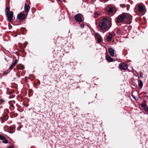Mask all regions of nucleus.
Instances as JSON below:
<instances>
[{"mask_svg":"<svg viewBox=\"0 0 148 148\" xmlns=\"http://www.w3.org/2000/svg\"><path fill=\"white\" fill-rule=\"evenodd\" d=\"M108 21V19L107 18H104L102 21L99 23V26L100 28L103 30H106L107 27L106 23Z\"/></svg>","mask_w":148,"mask_h":148,"instance_id":"1","label":"nucleus"},{"mask_svg":"<svg viewBox=\"0 0 148 148\" xmlns=\"http://www.w3.org/2000/svg\"><path fill=\"white\" fill-rule=\"evenodd\" d=\"M75 20L79 23L82 22L83 15L79 13L75 15L74 16Z\"/></svg>","mask_w":148,"mask_h":148,"instance_id":"2","label":"nucleus"},{"mask_svg":"<svg viewBox=\"0 0 148 148\" xmlns=\"http://www.w3.org/2000/svg\"><path fill=\"white\" fill-rule=\"evenodd\" d=\"M126 16L124 14H120L117 17V21L118 23L122 22L125 18Z\"/></svg>","mask_w":148,"mask_h":148,"instance_id":"3","label":"nucleus"},{"mask_svg":"<svg viewBox=\"0 0 148 148\" xmlns=\"http://www.w3.org/2000/svg\"><path fill=\"white\" fill-rule=\"evenodd\" d=\"M119 67L120 69L125 70L127 69L128 66L126 64L123 63L120 64Z\"/></svg>","mask_w":148,"mask_h":148,"instance_id":"4","label":"nucleus"},{"mask_svg":"<svg viewBox=\"0 0 148 148\" xmlns=\"http://www.w3.org/2000/svg\"><path fill=\"white\" fill-rule=\"evenodd\" d=\"M13 12L12 11H11L7 15H6L7 17V18L9 21H11L12 20Z\"/></svg>","mask_w":148,"mask_h":148,"instance_id":"5","label":"nucleus"},{"mask_svg":"<svg viewBox=\"0 0 148 148\" xmlns=\"http://www.w3.org/2000/svg\"><path fill=\"white\" fill-rule=\"evenodd\" d=\"M108 51L111 56L112 57L114 56V50L112 48H109L108 49Z\"/></svg>","mask_w":148,"mask_h":148,"instance_id":"6","label":"nucleus"},{"mask_svg":"<svg viewBox=\"0 0 148 148\" xmlns=\"http://www.w3.org/2000/svg\"><path fill=\"white\" fill-rule=\"evenodd\" d=\"M0 139L3 140V142L4 143H8V140L6 139L5 137L0 135Z\"/></svg>","mask_w":148,"mask_h":148,"instance_id":"7","label":"nucleus"},{"mask_svg":"<svg viewBox=\"0 0 148 148\" xmlns=\"http://www.w3.org/2000/svg\"><path fill=\"white\" fill-rule=\"evenodd\" d=\"M113 7L108 6L106 8V11L108 13H111L113 10Z\"/></svg>","mask_w":148,"mask_h":148,"instance_id":"8","label":"nucleus"},{"mask_svg":"<svg viewBox=\"0 0 148 148\" xmlns=\"http://www.w3.org/2000/svg\"><path fill=\"white\" fill-rule=\"evenodd\" d=\"M30 9V7L29 5L25 4L24 7V9L26 13H27Z\"/></svg>","mask_w":148,"mask_h":148,"instance_id":"9","label":"nucleus"},{"mask_svg":"<svg viewBox=\"0 0 148 148\" xmlns=\"http://www.w3.org/2000/svg\"><path fill=\"white\" fill-rule=\"evenodd\" d=\"M18 17L19 19L20 20L24 19L25 17V14L23 13L21 14L18 15Z\"/></svg>","mask_w":148,"mask_h":148,"instance_id":"10","label":"nucleus"},{"mask_svg":"<svg viewBox=\"0 0 148 148\" xmlns=\"http://www.w3.org/2000/svg\"><path fill=\"white\" fill-rule=\"evenodd\" d=\"M17 67L18 69L22 70L24 69V67L23 65L21 64H18L17 66Z\"/></svg>","mask_w":148,"mask_h":148,"instance_id":"11","label":"nucleus"},{"mask_svg":"<svg viewBox=\"0 0 148 148\" xmlns=\"http://www.w3.org/2000/svg\"><path fill=\"white\" fill-rule=\"evenodd\" d=\"M106 60L109 62H112L113 61V59L109 56H108L106 57Z\"/></svg>","mask_w":148,"mask_h":148,"instance_id":"12","label":"nucleus"},{"mask_svg":"<svg viewBox=\"0 0 148 148\" xmlns=\"http://www.w3.org/2000/svg\"><path fill=\"white\" fill-rule=\"evenodd\" d=\"M138 85L140 88H142L143 86V82L141 80H139L138 81Z\"/></svg>","mask_w":148,"mask_h":148,"instance_id":"13","label":"nucleus"},{"mask_svg":"<svg viewBox=\"0 0 148 148\" xmlns=\"http://www.w3.org/2000/svg\"><path fill=\"white\" fill-rule=\"evenodd\" d=\"M138 10L141 12H143L144 10L143 6L141 5H139L138 6Z\"/></svg>","mask_w":148,"mask_h":148,"instance_id":"14","label":"nucleus"},{"mask_svg":"<svg viewBox=\"0 0 148 148\" xmlns=\"http://www.w3.org/2000/svg\"><path fill=\"white\" fill-rule=\"evenodd\" d=\"M112 35L111 34H110L107 38V40L108 41H110L112 37Z\"/></svg>","mask_w":148,"mask_h":148,"instance_id":"15","label":"nucleus"},{"mask_svg":"<svg viewBox=\"0 0 148 148\" xmlns=\"http://www.w3.org/2000/svg\"><path fill=\"white\" fill-rule=\"evenodd\" d=\"M10 12V9L9 8L7 7H6L5 9V14L6 15H7L8 14H9V12Z\"/></svg>","mask_w":148,"mask_h":148,"instance_id":"16","label":"nucleus"},{"mask_svg":"<svg viewBox=\"0 0 148 148\" xmlns=\"http://www.w3.org/2000/svg\"><path fill=\"white\" fill-rule=\"evenodd\" d=\"M99 15V14L97 11H95L94 12V17L95 18L97 17Z\"/></svg>","mask_w":148,"mask_h":148,"instance_id":"17","label":"nucleus"},{"mask_svg":"<svg viewBox=\"0 0 148 148\" xmlns=\"http://www.w3.org/2000/svg\"><path fill=\"white\" fill-rule=\"evenodd\" d=\"M147 105L145 103V102H143L141 104V106L142 107H145L147 106Z\"/></svg>","mask_w":148,"mask_h":148,"instance_id":"18","label":"nucleus"},{"mask_svg":"<svg viewBox=\"0 0 148 148\" xmlns=\"http://www.w3.org/2000/svg\"><path fill=\"white\" fill-rule=\"evenodd\" d=\"M15 64H14V63H12V65L10 66V69L11 70L12 69L13 67H14V66H15Z\"/></svg>","mask_w":148,"mask_h":148,"instance_id":"19","label":"nucleus"},{"mask_svg":"<svg viewBox=\"0 0 148 148\" xmlns=\"http://www.w3.org/2000/svg\"><path fill=\"white\" fill-rule=\"evenodd\" d=\"M97 41L98 43H101L102 41V39L101 38H99L97 39Z\"/></svg>","mask_w":148,"mask_h":148,"instance_id":"20","label":"nucleus"},{"mask_svg":"<svg viewBox=\"0 0 148 148\" xmlns=\"http://www.w3.org/2000/svg\"><path fill=\"white\" fill-rule=\"evenodd\" d=\"M4 118L5 121L6 120L8 119V116L7 115H5L4 116Z\"/></svg>","mask_w":148,"mask_h":148,"instance_id":"21","label":"nucleus"},{"mask_svg":"<svg viewBox=\"0 0 148 148\" xmlns=\"http://www.w3.org/2000/svg\"><path fill=\"white\" fill-rule=\"evenodd\" d=\"M120 5L122 8H124L126 7V5L124 4H121Z\"/></svg>","mask_w":148,"mask_h":148,"instance_id":"22","label":"nucleus"},{"mask_svg":"<svg viewBox=\"0 0 148 148\" xmlns=\"http://www.w3.org/2000/svg\"><path fill=\"white\" fill-rule=\"evenodd\" d=\"M5 101H4L3 99H0V104H1L3 102H4Z\"/></svg>","mask_w":148,"mask_h":148,"instance_id":"23","label":"nucleus"},{"mask_svg":"<svg viewBox=\"0 0 148 148\" xmlns=\"http://www.w3.org/2000/svg\"><path fill=\"white\" fill-rule=\"evenodd\" d=\"M80 26L82 28H83L84 27V25L83 24V23H82L80 25Z\"/></svg>","mask_w":148,"mask_h":148,"instance_id":"24","label":"nucleus"},{"mask_svg":"<svg viewBox=\"0 0 148 148\" xmlns=\"http://www.w3.org/2000/svg\"><path fill=\"white\" fill-rule=\"evenodd\" d=\"M144 110L145 112H148V107L145 108Z\"/></svg>","mask_w":148,"mask_h":148,"instance_id":"25","label":"nucleus"},{"mask_svg":"<svg viewBox=\"0 0 148 148\" xmlns=\"http://www.w3.org/2000/svg\"><path fill=\"white\" fill-rule=\"evenodd\" d=\"M140 77H142L143 76V74L142 72H140Z\"/></svg>","mask_w":148,"mask_h":148,"instance_id":"26","label":"nucleus"},{"mask_svg":"<svg viewBox=\"0 0 148 148\" xmlns=\"http://www.w3.org/2000/svg\"><path fill=\"white\" fill-rule=\"evenodd\" d=\"M18 61L16 60L14 61V62H13L14 64L16 65V64L17 63Z\"/></svg>","mask_w":148,"mask_h":148,"instance_id":"27","label":"nucleus"},{"mask_svg":"<svg viewBox=\"0 0 148 148\" xmlns=\"http://www.w3.org/2000/svg\"><path fill=\"white\" fill-rule=\"evenodd\" d=\"M27 42H25V43H24V47H25L26 45H27Z\"/></svg>","mask_w":148,"mask_h":148,"instance_id":"28","label":"nucleus"},{"mask_svg":"<svg viewBox=\"0 0 148 148\" xmlns=\"http://www.w3.org/2000/svg\"><path fill=\"white\" fill-rule=\"evenodd\" d=\"M109 0H102V1L104 2H106Z\"/></svg>","mask_w":148,"mask_h":148,"instance_id":"29","label":"nucleus"},{"mask_svg":"<svg viewBox=\"0 0 148 148\" xmlns=\"http://www.w3.org/2000/svg\"><path fill=\"white\" fill-rule=\"evenodd\" d=\"M8 148H12V147H9Z\"/></svg>","mask_w":148,"mask_h":148,"instance_id":"30","label":"nucleus"}]
</instances>
